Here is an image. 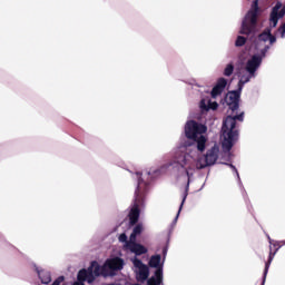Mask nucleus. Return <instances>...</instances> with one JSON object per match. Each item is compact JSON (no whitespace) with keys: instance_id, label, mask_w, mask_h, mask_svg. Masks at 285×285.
<instances>
[{"instance_id":"1","label":"nucleus","mask_w":285,"mask_h":285,"mask_svg":"<svg viewBox=\"0 0 285 285\" xmlns=\"http://www.w3.org/2000/svg\"><path fill=\"white\" fill-rule=\"evenodd\" d=\"M277 41L275 36H272L271 29L265 30L258 36L254 43L255 53L246 61L244 68L238 71V90H244V85L249 83L252 79L257 77V70L262 66V61L266 58V52L271 50L273 43Z\"/></svg>"},{"instance_id":"2","label":"nucleus","mask_w":285,"mask_h":285,"mask_svg":"<svg viewBox=\"0 0 285 285\" xmlns=\"http://www.w3.org/2000/svg\"><path fill=\"white\" fill-rule=\"evenodd\" d=\"M208 128L203 124L195 120H189L185 125V136L187 139L180 142L178 149L184 153L189 159H195L199 157L206 150V144H208V138L206 137V131Z\"/></svg>"},{"instance_id":"3","label":"nucleus","mask_w":285,"mask_h":285,"mask_svg":"<svg viewBox=\"0 0 285 285\" xmlns=\"http://www.w3.org/2000/svg\"><path fill=\"white\" fill-rule=\"evenodd\" d=\"M237 121H244V112L234 116H227L223 121L222 128V146L223 150H230L237 141L238 132L236 129Z\"/></svg>"},{"instance_id":"4","label":"nucleus","mask_w":285,"mask_h":285,"mask_svg":"<svg viewBox=\"0 0 285 285\" xmlns=\"http://www.w3.org/2000/svg\"><path fill=\"white\" fill-rule=\"evenodd\" d=\"M159 168L163 175H166V173H168V169L170 168L177 171L184 170L188 178L186 187V190H188V184H190V178L193 177V175H195V167L190 164V157H188L185 153H180V150L177 149L173 160L161 165Z\"/></svg>"},{"instance_id":"5","label":"nucleus","mask_w":285,"mask_h":285,"mask_svg":"<svg viewBox=\"0 0 285 285\" xmlns=\"http://www.w3.org/2000/svg\"><path fill=\"white\" fill-rule=\"evenodd\" d=\"M136 177L138 179V186L135 191L134 205L129 212V222L131 225L139 222L140 210L144 208V191L146 190V183L141 179V173L137 171Z\"/></svg>"},{"instance_id":"6","label":"nucleus","mask_w":285,"mask_h":285,"mask_svg":"<svg viewBox=\"0 0 285 285\" xmlns=\"http://www.w3.org/2000/svg\"><path fill=\"white\" fill-rule=\"evenodd\" d=\"M259 18V4L254 0L250 10L246 13L242 22L240 35H255L257 30V19Z\"/></svg>"},{"instance_id":"7","label":"nucleus","mask_w":285,"mask_h":285,"mask_svg":"<svg viewBox=\"0 0 285 285\" xmlns=\"http://www.w3.org/2000/svg\"><path fill=\"white\" fill-rule=\"evenodd\" d=\"M196 160L195 165L190 163V165L197 170H203V168H208V166H215L217 164V159H219V146L214 145L212 148H209L205 156H202L199 154L197 157L191 158Z\"/></svg>"},{"instance_id":"8","label":"nucleus","mask_w":285,"mask_h":285,"mask_svg":"<svg viewBox=\"0 0 285 285\" xmlns=\"http://www.w3.org/2000/svg\"><path fill=\"white\" fill-rule=\"evenodd\" d=\"M141 233H144V225L139 224L134 228L128 243L125 245L127 253H134L136 256L146 255V253H148V248L137 243V235H141Z\"/></svg>"},{"instance_id":"9","label":"nucleus","mask_w":285,"mask_h":285,"mask_svg":"<svg viewBox=\"0 0 285 285\" xmlns=\"http://www.w3.org/2000/svg\"><path fill=\"white\" fill-rule=\"evenodd\" d=\"M131 264L137 282H146L150 277V268L141 259L137 258V256L131 258Z\"/></svg>"},{"instance_id":"10","label":"nucleus","mask_w":285,"mask_h":285,"mask_svg":"<svg viewBox=\"0 0 285 285\" xmlns=\"http://www.w3.org/2000/svg\"><path fill=\"white\" fill-rule=\"evenodd\" d=\"M285 16V6L282 7V2H277L271 11L269 22L272 28H277L279 19H284Z\"/></svg>"},{"instance_id":"11","label":"nucleus","mask_w":285,"mask_h":285,"mask_svg":"<svg viewBox=\"0 0 285 285\" xmlns=\"http://www.w3.org/2000/svg\"><path fill=\"white\" fill-rule=\"evenodd\" d=\"M242 95V90L239 91V87L236 91H229L226 96L227 105L232 112L239 110V97Z\"/></svg>"},{"instance_id":"12","label":"nucleus","mask_w":285,"mask_h":285,"mask_svg":"<svg viewBox=\"0 0 285 285\" xmlns=\"http://www.w3.org/2000/svg\"><path fill=\"white\" fill-rule=\"evenodd\" d=\"M149 266L156 268L155 276L157 277V272L161 271V282H164V262H161V255H154L149 259Z\"/></svg>"},{"instance_id":"13","label":"nucleus","mask_w":285,"mask_h":285,"mask_svg":"<svg viewBox=\"0 0 285 285\" xmlns=\"http://www.w3.org/2000/svg\"><path fill=\"white\" fill-rule=\"evenodd\" d=\"M226 86H228V80L226 78H219L210 92L213 99H217L224 92Z\"/></svg>"},{"instance_id":"14","label":"nucleus","mask_w":285,"mask_h":285,"mask_svg":"<svg viewBox=\"0 0 285 285\" xmlns=\"http://www.w3.org/2000/svg\"><path fill=\"white\" fill-rule=\"evenodd\" d=\"M217 101H212L210 97H203L199 104V108L202 112H208V110H217L218 108Z\"/></svg>"},{"instance_id":"15","label":"nucleus","mask_w":285,"mask_h":285,"mask_svg":"<svg viewBox=\"0 0 285 285\" xmlns=\"http://www.w3.org/2000/svg\"><path fill=\"white\" fill-rule=\"evenodd\" d=\"M36 271L41 284H50L52 282V275L49 271L41 269L39 267H36Z\"/></svg>"},{"instance_id":"16","label":"nucleus","mask_w":285,"mask_h":285,"mask_svg":"<svg viewBox=\"0 0 285 285\" xmlns=\"http://www.w3.org/2000/svg\"><path fill=\"white\" fill-rule=\"evenodd\" d=\"M161 269L156 273V276H151L148 281V285H161Z\"/></svg>"},{"instance_id":"17","label":"nucleus","mask_w":285,"mask_h":285,"mask_svg":"<svg viewBox=\"0 0 285 285\" xmlns=\"http://www.w3.org/2000/svg\"><path fill=\"white\" fill-rule=\"evenodd\" d=\"M275 257V253L273 254V252L269 253V257H268V262L265 264V272H264V278H263V284H265L266 282V275H268V268H271V264L273 263V259Z\"/></svg>"},{"instance_id":"18","label":"nucleus","mask_w":285,"mask_h":285,"mask_svg":"<svg viewBox=\"0 0 285 285\" xmlns=\"http://www.w3.org/2000/svg\"><path fill=\"white\" fill-rule=\"evenodd\" d=\"M147 175L149 176V177H151V179H155V177H160V175H164L163 173H161V169H160V167H151L150 169H149V171L147 173Z\"/></svg>"},{"instance_id":"19","label":"nucleus","mask_w":285,"mask_h":285,"mask_svg":"<svg viewBox=\"0 0 285 285\" xmlns=\"http://www.w3.org/2000/svg\"><path fill=\"white\" fill-rule=\"evenodd\" d=\"M233 72H235V66L233 63H228L225 67L223 75L225 77H230V75H233Z\"/></svg>"},{"instance_id":"20","label":"nucleus","mask_w":285,"mask_h":285,"mask_svg":"<svg viewBox=\"0 0 285 285\" xmlns=\"http://www.w3.org/2000/svg\"><path fill=\"white\" fill-rule=\"evenodd\" d=\"M246 45V39L243 36H238L235 41L236 48H242V46Z\"/></svg>"},{"instance_id":"21","label":"nucleus","mask_w":285,"mask_h":285,"mask_svg":"<svg viewBox=\"0 0 285 285\" xmlns=\"http://www.w3.org/2000/svg\"><path fill=\"white\" fill-rule=\"evenodd\" d=\"M186 197H188V194H185L184 198H183V202L180 204V207L178 209V213L174 219V224H177V220L179 219V213H181V208H184V202H186Z\"/></svg>"},{"instance_id":"22","label":"nucleus","mask_w":285,"mask_h":285,"mask_svg":"<svg viewBox=\"0 0 285 285\" xmlns=\"http://www.w3.org/2000/svg\"><path fill=\"white\" fill-rule=\"evenodd\" d=\"M119 242H121L124 245V248H126V244H128V236H126V234H121L119 236Z\"/></svg>"},{"instance_id":"23","label":"nucleus","mask_w":285,"mask_h":285,"mask_svg":"<svg viewBox=\"0 0 285 285\" xmlns=\"http://www.w3.org/2000/svg\"><path fill=\"white\" fill-rule=\"evenodd\" d=\"M278 32L281 35V39H285V23H283L279 28H278Z\"/></svg>"},{"instance_id":"24","label":"nucleus","mask_w":285,"mask_h":285,"mask_svg":"<svg viewBox=\"0 0 285 285\" xmlns=\"http://www.w3.org/2000/svg\"><path fill=\"white\" fill-rule=\"evenodd\" d=\"M65 279L63 276H60L51 285H61Z\"/></svg>"},{"instance_id":"25","label":"nucleus","mask_w":285,"mask_h":285,"mask_svg":"<svg viewBox=\"0 0 285 285\" xmlns=\"http://www.w3.org/2000/svg\"><path fill=\"white\" fill-rule=\"evenodd\" d=\"M230 166V168H233V170H235V173H237V169L235 168V166H233V165H229Z\"/></svg>"},{"instance_id":"26","label":"nucleus","mask_w":285,"mask_h":285,"mask_svg":"<svg viewBox=\"0 0 285 285\" xmlns=\"http://www.w3.org/2000/svg\"><path fill=\"white\" fill-rule=\"evenodd\" d=\"M268 239H269V244H273V240H271V237H268Z\"/></svg>"},{"instance_id":"27","label":"nucleus","mask_w":285,"mask_h":285,"mask_svg":"<svg viewBox=\"0 0 285 285\" xmlns=\"http://www.w3.org/2000/svg\"><path fill=\"white\" fill-rule=\"evenodd\" d=\"M283 246H285V240L282 242Z\"/></svg>"},{"instance_id":"28","label":"nucleus","mask_w":285,"mask_h":285,"mask_svg":"<svg viewBox=\"0 0 285 285\" xmlns=\"http://www.w3.org/2000/svg\"><path fill=\"white\" fill-rule=\"evenodd\" d=\"M164 255H166V249H164Z\"/></svg>"}]
</instances>
